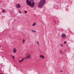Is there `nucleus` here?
Returning a JSON list of instances; mask_svg holds the SVG:
<instances>
[{"mask_svg": "<svg viewBox=\"0 0 74 74\" xmlns=\"http://www.w3.org/2000/svg\"><path fill=\"white\" fill-rule=\"evenodd\" d=\"M60 46H61V47H63V45H62V44H60Z\"/></svg>", "mask_w": 74, "mask_h": 74, "instance_id": "nucleus-14", "label": "nucleus"}, {"mask_svg": "<svg viewBox=\"0 0 74 74\" xmlns=\"http://www.w3.org/2000/svg\"><path fill=\"white\" fill-rule=\"evenodd\" d=\"M32 32H34V33H35V32H37V31L35 30H32Z\"/></svg>", "mask_w": 74, "mask_h": 74, "instance_id": "nucleus-10", "label": "nucleus"}, {"mask_svg": "<svg viewBox=\"0 0 74 74\" xmlns=\"http://www.w3.org/2000/svg\"><path fill=\"white\" fill-rule=\"evenodd\" d=\"M16 6L17 8H21V5L19 4H16Z\"/></svg>", "mask_w": 74, "mask_h": 74, "instance_id": "nucleus-3", "label": "nucleus"}, {"mask_svg": "<svg viewBox=\"0 0 74 74\" xmlns=\"http://www.w3.org/2000/svg\"><path fill=\"white\" fill-rule=\"evenodd\" d=\"M24 60V59L23 58L21 60H19V62H20V63H21V62H22V61H23Z\"/></svg>", "mask_w": 74, "mask_h": 74, "instance_id": "nucleus-9", "label": "nucleus"}, {"mask_svg": "<svg viewBox=\"0 0 74 74\" xmlns=\"http://www.w3.org/2000/svg\"><path fill=\"white\" fill-rule=\"evenodd\" d=\"M61 36L63 38H65V37H66V34H65L64 33L62 34Z\"/></svg>", "mask_w": 74, "mask_h": 74, "instance_id": "nucleus-5", "label": "nucleus"}, {"mask_svg": "<svg viewBox=\"0 0 74 74\" xmlns=\"http://www.w3.org/2000/svg\"><path fill=\"white\" fill-rule=\"evenodd\" d=\"M6 10H3V11L2 12H3V13H5V12Z\"/></svg>", "mask_w": 74, "mask_h": 74, "instance_id": "nucleus-11", "label": "nucleus"}, {"mask_svg": "<svg viewBox=\"0 0 74 74\" xmlns=\"http://www.w3.org/2000/svg\"><path fill=\"white\" fill-rule=\"evenodd\" d=\"M40 57L41 58H42V59H44V58H45V57H44V56H43L42 55H40Z\"/></svg>", "mask_w": 74, "mask_h": 74, "instance_id": "nucleus-7", "label": "nucleus"}, {"mask_svg": "<svg viewBox=\"0 0 74 74\" xmlns=\"http://www.w3.org/2000/svg\"><path fill=\"white\" fill-rule=\"evenodd\" d=\"M30 55H29V54L28 55V56H27V57H26L25 58V59H30Z\"/></svg>", "mask_w": 74, "mask_h": 74, "instance_id": "nucleus-6", "label": "nucleus"}, {"mask_svg": "<svg viewBox=\"0 0 74 74\" xmlns=\"http://www.w3.org/2000/svg\"><path fill=\"white\" fill-rule=\"evenodd\" d=\"M12 58H13V59H15V57H14V56H13Z\"/></svg>", "mask_w": 74, "mask_h": 74, "instance_id": "nucleus-17", "label": "nucleus"}, {"mask_svg": "<svg viewBox=\"0 0 74 74\" xmlns=\"http://www.w3.org/2000/svg\"><path fill=\"white\" fill-rule=\"evenodd\" d=\"M13 53H16V52H17V51L16 50V48H14L13 49Z\"/></svg>", "mask_w": 74, "mask_h": 74, "instance_id": "nucleus-4", "label": "nucleus"}, {"mask_svg": "<svg viewBox=\"0 0 74 74\" xmlns=\"http://www.w3.org/2000/svg\"><path fill=\"white\" fill-rule=\"evenodd\" d=\"M23 43L24 44L25 43V39H23Z\"/></svg>", "mask_w": 74, "mask_h": 74, "instance_id": "nucleus-13", "label": "nucleus"}, {"mask_svg": "<svg viewBox=\"0 0 74 74\" xmlns=\"http://www.w3.org/2000/svg\"><path fill=\"white\" fill-rule=\"evenodd\" d=\"M60 72H62V71H60Z\"/></svg>", "mask_w": 74, "mask_h": 74, "instance_id": "nucleus-20", "label": "nucleus"}, {"mask_svg": "<svg viewBox=\"0 0 74 74\" xmlns=\"http://www.w3.org/2000/svg\"><path fill=\"white\" fill-rule=\"evenodd\" d=\"M45 4V0H40L38 4V7L40 8H42L44 5Z\"/></svg>", "mask_w": 74, "mask_h": 74, "instance_id": "nucleus-2", "label": "nucleus"}, {"mask_svg": "<svg viewBox=\"0 0 74 74\" xmlns=\"http://www.w3.org/2000/svg\"><path fill=\"white\" fill-rule=\"evenodd\" d=\"M26 4L31 8H33L35 5L34 0H26Z\"/></svg>", "mask_w": 74, "mask_h": 74, "instance_id": "nucleus-1", "label": "nucleus"}, {"mask_svg": "<svg viewBox=\"0 0 74 74\" xmlns=\"http://www.w3.org/2000/svg\"><path fill=\"white\" fill-rule=\"evenodd\" d=\"M37 44L39 45V42H38V41L37 42Z\"/></svg>", "mask_w": 74, "mask_h": 74, "instance_id": "nucleus-16", "label": "nucleus"}, {"mask_svg": "<svg viewBox=\"0 0 74 74\" xmlns=\"http://www.w3.org/2000/svg\"><path fill=\"white\" fill-rule=\"evenodd\" d=\"M24 12H25V14H26V13H27V11H24Z\"/></svg>", "mask_w": 74, "mask_h": 74, "instance_id": "nucleus-15", "label": "nucleus"}, {"mask_svg": "<svg viewBox=\"0 0 74 74\" xmlns=\"http://www.w3.org/2000/svg\"><path fill=\"white\" fill-rule=\"evenodd\" d=\"M64 44H66V41H65L64 42Z\"/></svg>", "mask_w": 74, "mask_h": 74, "instance_id": "nucleus-18", "label": "nucleus"}, {"mask_svg": "<svg viewBox=\"0 0 74 74\" xmlns=\"http://www.w3.org/2000/svg\"><path fill=\"white\" fill-rule=\"evenodd\" d=\"M18 12H19L20 14H22V12H21V11L19 10L18 11Z\"/></svg>", "mask_w": 74, "mask_h": 74, "instance_id": "nucleus-12", "label": "nucleus"}, {"mask_svg": "<svg viewBox=\"0 0 74 74\" xmlns=\"http://www.w3.org/2000/svg\"><path fill=\"white\" fill-rule=\"evenodd\" d=\"M60 53H61V50H60Z\"/></svg>", "mask_w": 74, "mask_h": 74, "instance_id": "nucleus-19", "label": "nucleus"}, {"mask_svg": "<svg viewBox=\"0 0 74 74\" xmlns=\"http://www.w3.org/2000/svg\"><path fill=\"white\" fill-rule=\"evenodd\" d=\"M36 25V23H34L32 25V26H35Z\"/></svg>", "mask_w": 74, "mask_h": 74, "instance_id": "nucleus-8", "label": "nucleus"}]
</instances>
